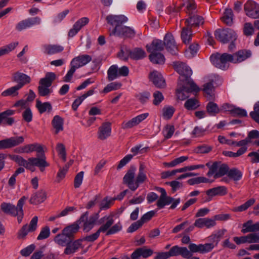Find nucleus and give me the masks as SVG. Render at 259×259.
I'll use <instances>...</instances> for the list:
<instances>
[{"label": "nucleus", "mask_w": 259, "mask_h": 259, "mask_svg": "<svg viewBox=\"0 0 259 259\" xmlns=\"http://www.w3.org/2000/svg\"><path fill=\"white\" fill-rule=\"evenodd\" d=\"M108 23L114 26L110 35H116L126 38H133L136 35V31L132 28L123 25L128 19L123 15H109L106 17Z\"/></svg>", "instance_id": "1"}, {"label": "nucleus", "mask_w": 259, "mask_h": 259, "mask_svg": "<svg viewBox=\"0 0 259 259\" xmlns=\"http://www.w3.org/2000/svg\"><path fill=\"white\" fill-rule=\"evenodd\" d=\"M100 224H103L98 230L94 234L88 235L81 239L82 241L93 242L96 240L100 236V233L106 232V235L108 236L115 234L122 229V226L118 223L113 226L114 220L112 216L105 215L99 220Z\"/></svg>", "instance_id": "2"}, {"label": "nucleus", "mask_w": 259, "mask_h": 259, "mask_svg": "<svg viewBox=\"0 0 259 259\" xmlns=\"http://www.w3.org/2000/svg\"><path fill=\"white\" fill-rule=\"evenodd\" d=\"M27 199L25 196H23L18 202L17 206L9 203L3 202L1 204V208L2 211L6 214L12 216H17L18 223L22 222L24 213L23 206L25 201Z\"/></svg>", "instance_id": "3"}, {"label": "nucleus", "mask_w": 259, "mask_h": 259, "mask_svg": "<svg viewBox=\"0 0 259 259\" xmlns=\"http://www.w3.org/2000/svg\"><path fill=\"white\" fill-rule=\"evenodd\" d=\"M200 89L196 85L193 80H189L188 82H179L176 90L177 98L180 100H184L187 98L190 93H198Z\"/></svg>", "instance_id": "4"}, {"label": "nucleus", "mask_w": 259, "mask_h": 259, "mask_svg": "<svg viewBox=\"0 0 259 259\" xmlns=\"http://www.w3.org/2000/svg\"><path fill=\"white\" fill-rule=\"evenodd\" d=\"M92 57L89 55H82L73 58L71 63V68L63 77V81L70 82L76 69L82 67L91 61Z\"/></svg>", "instance_id": "5"}, {"label": "nucleus", "mask_w": 259, "mask_h": 259, "mask_svg": "<svg viewBox=\"0 0 259 259\" xmlns=\"http://www.w3.org/2000/svg\"><path fill=\"white\" fill-rule=\"evenodd\" d=\"M56 75L54 72H48L46 74L45 77L41 78L39 81V86L38 87V92L40 96H49L53 92L51 89H50L54 80H55Z\"/></svg>", "instance_id": "6"}, {"label": "nucleus", "mask_w": 259, "mask_h": 259, "mask_svg": "<svg viewBox=\"0 0 259 259\" xmlns=\"http://www.w3.org/2000/svg\"><path fill=\"white\" fill-rule=\"evenodd\" d=\"M210 61L217 68L225 70L229 67L228 62L233 63V58L232 54L217 53L210 56Z\"/></svg>", "instance_id": "7"}, {"label": "nucleus", "mask_w": 259, "mask_h": 259, "mask_svg": "<svg viewBox=\"0 0 259 259\" xmlns=\"http://www.w3.org/2000/svg\"><path fill=\"white\" fill-rule=\"evenodd\" d=\"M156 189L161 193L156 203V205L159 208H162L165 205L172 203L170 206V209H174L180 203V198L175 199L171 197L168 196L166 191L162 188L157 187Z\"/></svg>", "instance_id": "8"}, {"label": "nucleus", "mask_w": 259, "mask_h": 259, "mask_svg": "<svg viewBox=\"0 0 259 259\" xmlns=\"http://www.w3.org/2000/svg\"><path fill=\"white\" fill-rule=\"evenodd\" d=\"M174 68L181 75L179 82H188L189 80H193L190 78L192 71L190 68L185 63L180 62H174Z\"/></svg>", "instance_id": "9"}, {"label": "nucleus", "mask_w": 259, "mask_h": 259, "mask_svg": "<svg viewBox=\"0 0 259 259\" xmlns=\"http://www.w3.org/2000/svg\"><path fill=\"white\" fill-rule=\"evenodd\" d=\"M215 38L223 44L227 43L231 41H235L237 39V35L235 32L232 29L225 28L218 29L215 31Z\"/></svg>", "instance_id": "10"}, {"label": "nucleus", "mask_w": 259, "mask_h": 259, "mask_svg": "<svg viewBox=\"0 0 259 259\" xmlns=\"http://www.w3.org/2000/svg\"><path fill=\"white\" fill-rule=\"evenodd\" d=\"M47 158L30 157L29 158L28 166L25 167L32 172L34 171V166L38 167L41 172H44L46 167H48L50 164L47 161Z\"/></svg>", "instance_id": "11"}, {"label": "nucleus", "mask_w": 259, "mask_h": 259, "mask_svg": "<svg viewBox=\"0 0 259 259\" xmlns=\"http://www.w3.org/2000/svg\"><path fill=\"white\" fill-rule=\"evenodd\" d=\"M98 219V214H94L89 218L88 212H86L81 215L79 220L77 221V223L79 225L83 223V231L89 232L94 227Z\"/></svg>", "instance_id": "12"}, {"label": "nucleus", "mask_w": 259, "mask_h": 259, "mask_svg": "<svg viewBox=\"0 0 259 259\" xmlns=\"http://www.w3.org/2000/svg\"><path fill=\"white\" fill-rule=\"evenodd\" d=\"M38 218L34 217L30 222L29 225L25 224L23 226L18 233V238L19 239H24L29 232H34L37 226Z\"/></svg>", "instance_id": "13"}, {"label": "nucleus", "mask_w": 259, "mask_h": 259, "mask_svg": "<svg viewBox=\"0 0 259 259\" xmlns=\"http://www.w3.org/2000/svg\"><path fill=\"white\" fill-rule=\"evenodd\" d=\"M244 11L249 17L259 18V5L255 2L249 0L244 5Z\"/></svg>", "instance_id": "14"}, {"label": "nucleus", "mask_w": 259, "mask_h": 259, "mask_svg": "<svg viewBox=\"0 0 259 259\" xmlns=\"http://www.w3.org/2000/svg\"><path fill=\"white\" fill-rule=\"evenodd\" d=\"M24 141L22 136L13 137L0 141V150L11 148L22 143Z\"/></svg>", "instance_id": "15"}, {"label": "nucleus", "mask_w": 259, "mask_h": 259, "mask_svg": "<svg viewBox=\"0 0 259 259\" xmlns=\"http://www.w3.org/2000/svg\"><path fill=\"white\" fill-rule=\"evenodd\" d=\"M136 170V168L135 166L133 165L131 166L123 178V183L126 185L129 189L133 191L136 190L134 181Z\"/></svg>", "instance_id": "16"}, {"label": "nucleus", "mask_w": 259, "mask_h": 259, "mask_svg": "<svg viewBox=\"0 0 259 259\" xmlns=\"http://www.w3.org/2000/svg\"><path fill=\"white\" fill-rule=\"evenodd\" d=\"M40 21V19L38 17L29 18L19 22L17 24L16 28L17 30L21 31L33 25L39 24Z\"/></svg>", "instance_id": "17"}, {"label": "nucleus", "mask_w": 259, "mask_h": 259, "mask_svg": "<svg viewBox=\"0 0 259 259\" xmlns=\"http://www.w3.org/2000/svg\"><path fill=\"white\" fill-rule=\"evenodd\" d=\"M12 80L14 82H16L17 83L16 85L21 89L25 84L30 83L31 78L28 75L17 71L13 74Z\"/></svg>", "instance_id": "18"}, {"label": "nucleus", "mask_w": 259, "mask_h": 259, "mask_svg": "<svg viewBox=\"0 0 259 259\" xmlns=\"http://www.w3.org/2000/svg\"><path fill=\"white\" fill-rule=\"evenodd\" d=\"M149 78L156 87L160 89L165 88V79L160 72L155 70L151 72L149 75Z\"/></svg>", "instance_id": "19"}, {"label": "nucleus", "mask_w": 259, "mask_h": 259, "mask_svg": "<svg viewBox=\"0 0 259 259\" xmlns=\"http://www.w3.org/2000/svg\"><path fill=\"white\" fill-rule=\"evenodd\" d=\"M164 44L166 50L172 55L177 54L178 48L174 36L171 34L167 33L164 37Z\"/></svg>", "instance_id": "20"}, {"label": "nucleus", "mask_w": 259, "mask_h": 259, "mask_svg": "<svg viewBox=\"0 0 259 259\" xmlns=\"http://www.w3.org/2000/svg\"><path fill=\"white\" fill-rule=\"evenodd\" d=\"M23 149L24 150L25 153H30L33 151L36 152V157L38 158H45L46 157L45 151L43 149L42 145L34 143L32 144H28L23 146Z\"/></svg>", "instance_id": "21"}, {"label": "nucleus", "mask_w": 259, "mask_h": 259, "mask_svg": "<svg viewBox=\"0 0 259 259\" xmlns=\"http://www.w3.org/2000/svg\"><path fill=\"white\" fill-rule=\"evenodd\" d=\"M144 148H141V145H137L131 149V152L133 153L132 154H128L123 157L119 162L117 166V169H119L122 167L125 166L133 157L134 155H137L139 153H142Z\"/></svg>", "instance_id": "22"}, {"label": "nucleus", "mask_w": 259, "mask_h": 259, "mask_svg": "<svg viewBox=\"0 0 259 259\" xmlns=\"http://www.w3.org/2000/svg\"><path fill=\"white\" fill-rule=\"evenodd\" d=\"M227 193V189L225 186H218L208 189L206 191V194L208 195V198L204 202L209 201L211 198L216 195L224 196Z\"/></svg>", "instance_id": "23"}, {"label": "nucleus", "mask_w": 259, "mask_h": 259, "mask_svg": "<svg viewBox=\"0 0 259 259\" xmlns=\"http://www.w3.org/2000/svg\"><path fill=\"white\" fill-rule=\"evenodd\" d=\"M148 116V113H147L138 115L127 122H123L121 124V127L123 129L132 128L139 124L141 122L146 119Z\"/></svg>", "instance_id": "24"}, {"label": "nucleus", "mask_w": 259, "mask_h": 259, "mask_svg": "<svg viewBox=\"0 0 259 259\" xmlns=\"http://www.w3.org/2000/svg\"><path fill=\"white\" fill-rule=\"evenodd\" d=\"M111 133V123L105 122L99 128L98 138L101 140H105L110 136Z\"/></svg>", "instance_id": "25"}, {"label": "nucleus", "mask_w": 259, "mask_h": 259, "mask_svg": "<svg viewBox=\"0 0 259 259\" xmlns=\"http://www.w3.org/2000/svg\"><path fill=\"white\" fill-rule=\"evenodd\" d=\"M233 58V63H240L251 56V52L249 50H240L232 54Z\"/></svg>", "instance_id": "26"}, {"label": "nucleus", "mask_w": 259, "mask_h": 259, "mask_svg": "<svg viewBox=\"0 0 259 259\" xmlns=\"http://www.w3.org/2000/svg\"><path fill=\"white\" fill-rule=\"evenodd\" d=\"M153 250L147 249L145 247L136 249L131 254L132 259H139L140 256L147 258L152 255Z\"/></svg>", "instance_id": "27"}, {"label": "nucleus", "mask_w": 259, "mask_h": 259, "mask_svg": "<svg viewBox=\"0 0 259 259\" xmlns=\"http://www.w3.org/2000/svg\"><path fill=\"white\" fill-rule=\"evenodd\" d=\"M164 47V41L158 39H154L150 45H147L146 46L147 51L149 53L160 52L163 50Z\"/></svg>", "instance_id": "28"}, {"label": "nucleus", "mask_w": 259, "mask_h": 259, "mask_svg": "<svg viewBox=\"0 0 259 259\" xmlns=\"http://www.w3.org/2000/svg\"><path fill=\"white\" fill-rule=\"evenodd\" d=\"M145 169L146 166L145 164L143 163H140L139 168V172L135 180L136 189L139 187L140 184L143 183L147 179Z\"/></svg>", "instance_id": "29"}, {"label": "nucleus", "mask_w": 259, "mask_h": 259, "mask_svg": "<svg viewBox=\"0 0 259 259\" xmlns=\"http://www.w3.org/2000/svg\"><path fill=\"white\" fill-rule=\"evenodd\" d=\"M15 113V111L11 109L7 110L0 113V123L3 122L5 124L12 125L15 120L14 118L10 117Z\"/></svg>", "instance_id": "30"}, {"label": "nucleus", "mask_w": 259, "mask_h": 259, "mask_svg": "<svg viewBox=\"0 0 259 259\" xmlns=\"http://www.w3.org/2000/svg\"><path fill=\"white\" fill-rule=\"evenodd\" d=\"M258 231H259V222L253 224L252 220H250L242 225L241 232L243 234Z\"/></svg>", "instance_id": "31"}, {"label": "nucleus", "mask_w": 259, "mask_h": 259, "mask_svg": "<svg viewBox=\"0 0 259 259\" xmlns=\"http://www.w3.org/2000/svg\"><path fill=\"white\" fill-rule=\"evenodd\" d=\"M215 225L216 222L214 220L207 218L198 219L194 223V225L199 228H202L204 226L209 228L214 226Z\"/></svg>", "instance_id": "32"}, {"label": "nucleus", "mask_w": 259, "mask_h": 259, "mask_svg": "<svg viewBox=\"0 0 259 259\" xmlns=\"http://www.w3.org/2000/svg\"><path fill=\"white\" fill-rule=\"evenodd\" d=\"M203 18L198 15H193L189 17L188 19L185 20L186 24H187L191 27H198L204 23Z\"/></svg>", "instance_id": "33"}, {"label": "nucleus", "mask_w": 259, "mask_h": 259, "mask_svg": "<svg viewBox=\"0 0 259 259\" xmlns=\"http://www.w3.org/2000/svg\"><path fill=\"white\" fill-rule=\"evenodd\" d=\"M82 241L81 239H79L75 240L72 243H69L64 249V254L68 255L73 254L76 252L80 247H82L81 244Z\"/></svg>", "instance_id": "34"}, {"label": "nucleus", "mask_w": 259, "mask_h": 259, "mask_svg": "<svg viewBox=\"0 0 259 259\" xmlns=\"http://www.w3.org/2000/svg\"><path fill=\"white\" fill-rule=\"evenodd\" d=\"M47 198L46 192L42 190H39L33 195L29 200L31 204L37 205L44 202Z\"/></svg>", "instance_id": "35"}, {"label": "nucleus", "mask_w": 259, "mask_h": 259, "mask_svg": "<svg viewBox=\"0 0 259 259\" xmlns=\"http://www.w3.org/2000/svg\"><path fill=\"white\" fill-rule=\"evenodd\" d=\"M128 54L130 58L135 60H141L146 57V52L143 49L140 48H135L133 50H130Z\"/></svg>", "instance_id": "36"}, {"label": "nucleus", "mask_w": 259, "mask_h": 259, "mask_svg": "<svg viewBox=\"0 0 259 259\" xmlns=\"http://www.w3.org/2000/svg\"><path fill=\"white\" fill-rule=\"evenodd\" d=\"M72 240L63 232L61 234L57 235L54 238V241L61 246H67L69 243L71 242Z\"/></svg>", "instance_id": "37"}, {"label": "nucleus", "mask_w": 259, "mask_h": 259, "mask_svg": "<svg viewBox=\"0 0 259 259\" xmlns=\"http://www.w3.org/2000/svg\"><path fill=\"white\" fill-rule=\"evenodd\" d=\"M79 228V224L77 223H74L65 227L63 230L62 232L72 240L74 238V234L78 232Z\"/></svg>", "instance_id": "38"}, {"label": "nucleus", "mask_w": 259, "mask_h": 259, "mask_svg": "<svg viewBox=\"0 0 259 259\" xmlns=\"http://www.w3.org/2000/svg\"><path fill=\"white\" fill-rule=\"evenodd\" d=\"M186 25V26L183 28L181 35L182 39L185 44L190 42L193 35L191 27L187 24Z\"/></svg>", "instance_id": "39"}, {"label": "nucleus", "mask_w": 259, "mask_h": 259, "mask_svg": "<svg viewBox=\"0 0 259 259\" xmlns=\"http://www.w3.org/2000/svg\"><path fill=\"white\" fill-rule=\"evenodd\" d=\"M44 53L50 55L61 52L64 50V48L58 45H48L44 46Z\"/></svg>", "instance_id": "40"}, {"label": "nucleus", "mask_w": 259, "mask_h": 259, "mask_svg": "<svg viewBox=\"0 0 259 259\" xmlns=\"http://www.w3.org/2000/svg\"><path fill=\"white\" fill-rule=\"evenodd\" d=\"M233 13L231 9H226L221 18L222 21L227 25L231 26L233 24Z\"/></svg>", "instance_id": "41"}, {"label": "nucleus", "mask_w": 259, "mask_h": 259, "mask_svg": "<svg viewBox=\"0 0 259 259\" xmlns=\"http://www.w3.org/2000/svg\"><path fill=\"white\" fill-rule=\"evenodd\" d=\"M149 58L152 63L157 64H164L165 60L163 55L160 53H151Z\"/></svg>", "instance_id": "42"}, {"label": "nucleus", "mask_w": 259, "mask_h": 259, "mask_svg": "<svg viewBox=\"0 0 259 259\" xmlns=\"http://www.w3.org/2000/svg\"><path fill=\"white\" fill-rule=\"evenodd\" d=\"M52 125L54 128H55V134H57L60 131L63 130V119L58 115L55 116L52 120Z\"/></svg>", "instance_id": "43"}, {"label": "nucleus", "mask_w": 259, "mask_h": 259, "mask_svg": "<svg viewBox=\"0 0 259 259\" xmlns=\"http://www.w3.org/2000/svg\"><path fill=\"white\" fill-rule=\"evenodd\" d=\"M36 107L40 114L47 111L50 112L52 109V105L49 102L41 103L38 100H36Z\"/></svg>", "instance_id": "44"}, {"label": "nucleus", "mask_w": 259, "mask_h": 259, "mask_svg": "<svg viewBox=\"0 0 259 259\" xmlns=\"http://www.w3.org/2000/svg\"><path fill=\"white\" fill-rule=\"evenodd\" d=\"M20 89L19 87L15 85L3 91L1 94V96L3 97L17 96L19 95L18 91Z\"/></svg>", "instance_id": "45"}, {"label": "nucleus", "mask_w": 259, "mask_h": 259, "mask_svg": "<svg viewBox=\"0 0 259 259\" xmlns=\"http://www.w3.org/2000/svg\"><path fill=\"white\" fill-rule=\"evenodd\" d=\"M199 106V101L195 98L188 99L184 104V107L188 110H194Z\"/></svg>", "instance_id": "46"}, {"label": "nucleus", "mask_w": 259, "mask_h": 259, "mask_svg": "<svg viewBox=\"0 0 259 259\" xmlns=\"http://www.w3.org/2000/svg\"><path fill=\"white\" fill-rule=\"evenodd\" d=\"M107 78L109 81H112L119 77L118 67L117 65H112L108 70Z\"/></svg>", "instance_id": "47"}, {"label": "nucleus", "mask_w": 259, "mask_h": 259, "mask_svg": "<svg viewBox=\"0 0 259 259\" xmlns=\"http://www.w3.org/2000/svg\"><path fill=\"white\" fill-rule=\"evenodd\" d=\"M206 108L207 112L210 116H214L220 112L218 105L213 102H208Z\"/></svg>", "instance_id": "48"}, {"label": "nucleus", "mask_w": 259, "mask_h": 259, "mask_svg": "<svg viewBox=\"0 0 259 259\" xmlns=\"http://www.w3.org/2000/svg\"><path fill=\"white\" fill-rule=\"evenodd\" d=\"M229 170V167L227 164H220L219 167L218 171L215 174V175L213 176V177L215 179H216L217 178L222 177L226 174L228 175Z\"/></svg>", "instance_id": "49"}, {"label": "nucleus", "mask_w": 259, "mask_h": 259, "mask_svg": "<svg viewBox=\"0 0 259 259\" xmlns=\"http://www.w3.org/2000/svg\"><path fill=\"white\" fill-rule=\"evenodd\" d=\"M213 182V180H209L208 179L203 177H199L188 180L187 181V183L190 185H194L195 184H199L202 183H211Z\"/></svg>", "instance_id": "50"}, {"label": "nucleus", "mask_w": 259, "mask_h": 259, "mask_svg": "<svg viewBox=\"0 0 259 259\" xmlns=\"http://www.w3.org/2000/svg\"><path fill=\"white\" fill-rule=\"evenodd\" d=\"M242 174L241 171L237 168H233L230 169L228 172V177L235 181L240 180L242 178Z\"/></svg>", "instance_id": "51"}, {"label": "nucleus", "mask_w": 259, "mask_h": 259, "mask_svg": "<svg viewBox=\"0 0 259 259\" xmlns=\"http://www.w3.org/2000/svg\"><path fill=\"white\" fill-rule=\"evenodd\" d=\"M18 45V42H12L0 48V57L8 54L13 51Z\"/></svg>", "instance_id": "52"}, {"label": "nucleus", "mask_w": 259, "mask_h": 259, "mask_svg": "<svg viewBox=\"0 0 259 259\" xmlns=\"http://www.w3.org/2000/svg\"><path fill=\"white\" fill-rule=\"evenodd\" d=\"M246 147H242L240 148L236 153L231 151H224L223 153L226 156L230 157H236L242 155L246 151Z\"/></svg>", "instance_id": "53"}, {"label": "nucleus", "mask_w": 259, "mask_h": 259, "mask_svg": "<svg viewBox=\"0 0 259 259\" xmlns=\"http://www.w3.org/2000/svg\"><path fill=\"white\" fill-rule=\"evenodd\" d=\"M212 148L210 146L203 144L196 147L194 151L197 154H206L211 151Z\"/></svg>", "instance_id": "54"}, {"label": "nucleus", "mask_w": 259, "mask_h": 259, "mask_svg": "<svg viewBox=\"0 0 259 259\" xmlns=\"http://www.w3.org/2000/svg\"><path fill=\"white\" fill-rule=\"evenodd\" d=\"M255 200L254 198L250 199L244 204L234 208L235 211H243L247 209L250 206L255 203Z\"/></svg>", "instance_id": "55"}, {"label": "nucleus", "mask_w": 259, "mask_h": 259, "mask_svg": "<svg viewBox=\"0 0 259 259\" xmlns=\"http://www.w3.org/2000/svg\"><path fill=\"white\" fill-rule=\"evenodd\" d=\"M128 52H130V49H128L125 46H122L120 48V51L118 53V57L123 60L126 61L130 58Z\"/></svg>", "instance_id": "56"}, {"label": "nucleus", "mask_w": 259, "mask_h": 259, "mask_svg": "<svg viewBox=\"0 0 259 259\" xmlns=\"http://www.w3.org/2000/svg\"><path fill=\"white\" fill-rule=\"evenodd\" d=\"M251 118L259 124V102L256 103L253 107V111L249 114Z\"/></svg>", "instance_id": "57"}, {"label": "nucleus", "mask_w": 259, "mask_h": 259, "mask_svg": "<svg viewBox=\"0 0 259 259\" xmlns=\"http://www.w3.org/2000/svg\"><path fill=\"white\" fill-rule=\"evenodd\" d=\"M121 85V83L118 82H111L104 88L103 92L104 93H107L110 91L116 90L120 88Z\"/></svg>", "instance_id": "58"}, {"label": "nucleus", "mask_w": 259, "mask_h": 259, "mask_svg": "<svg viewBox=\"0 0 259 259\" xmlns=\"http://www.w3.org/2000/svg\"><path fill=\"white\" fill-rule=\"evenodd\" d=\"M175 132V127L172 125L167 124L163 131V136L166 139L171 137Z\"/></svg>", "instance_id": "59"}, {"label": "nucleus", "mask_w": 259, "mask_h": 259, "mask_svg": "<svg viewBox=\"0 0 259 259\" xmlns=\"http://www.w3.org/2000/svg\"><path fill=\"white\" fill-rule=\"evenodd\" d=\"M50 235V228L48 226L43 227L37 236V239L41 240L48 238Z\"/></svg>", "instance_id": "60"}, {"label": "nucleus", "mask_w": 259, "mask_h": 259, "mask_svg": "<svg viewBox=\"0 0 259 259\" xmlns=\"http://www.w3.org/2000/svg\"><path fill=\"white\" fill-rule=\"evenodd\" d=\"M231 115L234 117H243L247 116V112L245 109L235 106Z\"/></svg>", "instance_id": "61"}, {"label": "nucleus", "mask_w": 259, "mask_h": 259, "mask_svg": "<svg viewBox=\"0 0 259 259\" xmlns=\"http://www.w3.org/2000/svg\"><path fill=\"white\" fill-rule=\"evenodd\" d=\"M175 109L172 107H164L162 109L163 117L166 119H169L174 114Z\"/></svg>", "instance_id": "62"}, {"label": "nucleus", "mask_w": 259, "mask_h": 259, "mask_svg": "<svg viewBox=\"0 0 259 259\" xmlns=\"http://www.w3.org/2000/svg\"><path fill=\"white\" fill-rule=\"evenodd\" d=\"M245 237L246 242L248 243H259V234L258 233H250L245 236Z\"/></svg>", "instance_id": "63"}, {"label": "nucleus", "mask_w": 259, "mask_h": 259, "mask_svg": "<svg viewBox=\"0 0 259 259\" xmlns=\"http://www.w3.org/2000/svg\"><path fill=\"white\" fill-rule=\"evenodd\" d=\"M153 104L156 106L158 105L164 100L162 94L158 91L153 93Z\"/></svg>", "instance_id": "64"}]
</instances>
